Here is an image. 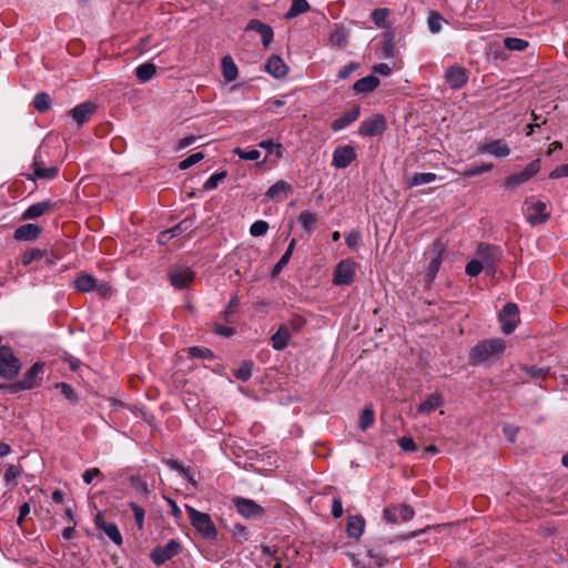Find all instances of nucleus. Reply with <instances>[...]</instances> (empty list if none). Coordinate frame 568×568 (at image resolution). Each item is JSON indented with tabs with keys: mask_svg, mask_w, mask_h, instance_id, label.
I'll list each match as a JSON object with an SVG mask.
<instances>
[{
	"mask_svg": "<svg viewBox=\"0 0 568 568\" xmlns=\"http://www.w3.org/2000/svg\"><path fill=\"white\" fill-rule=\"evenodd\" d=\"M444 400L439 393L430 394L424 402L417 406V412L420 414H429L440 407Z\"/></svg>",
	"mask_w": 568,
	"mask_h": 568,
	"instance_id": "obj_31",
	"label": "nucleus"
},
{
	"mask_svg": "<svg viewBox=\"0 0 568 568\" xmlns=\"http://www.w3.org/2000/svg\"><path fill=\"white\" fill-rule=\"evenodd\" d=\"M476 258L483 263L485 272L488 275H495L498 264L503 260V250L500 246L488 243H479L476 248Z\"/></svg>",
	"mask_w": 568,
	"mask_h": 568,
	"instance_id": "obj_3",
	"label": "nucleus"
},
{
	"mask_svg": "<svg viewBox=\"0 0 568 568\" xmlns=\"http://www.w3.org/2000/svg\"><path fill=\"white\" fill-rule=\"evenodd\" d=\"M359 68V63L352 61L348 64L344 65L337 73L338 79L345 80L351 77Z\"/></svg>",
	"mask_w": 568,
	"mask_h": 568,
	"instance_id": "obj_62",
	"label": "nucleus"
},
{
	"mask_svg": "<svg viewBox=\"0 0 568 568\" xmlns=\"http://www.w3.org/2000/svg\"><path fill=\"white\" fill-rule=\"evenodd\" d=\"M189 354L193 358H202V359H213L215 357L214 353L204 346H193L189 348Z\"/></svg>",
	"mask_w": 568,
	"mask_h": 568,
	"instance_id": "obj_53",
	"label": "nucleus"
},
{
	"mask_svg": "<svg viewBox=\"0 0 568 568\" xmlns=\"http://www.w3.org/2000/svg\"><path fill=\"white\" fill-rule=\"evenodd\" d=\"M194 225V217L187 216L182 220L180 223L169 229L171 232V237H176L185 232H190Z\"/></svg>",
	"mask_w": 568,
	"mask_h": 568,
	"instance_id": "obj_47",
	"label": "nucleus"
},
{
	"mask_svg": "<svg viewBox=\"0 0 568 568\" xmlns=\"http://www.w3.org/2000/svg\"><path fill=\"white\" fill-rule=\"evenodd\" d=\"M253 367L252 361H243L240 367L234 369L233 375L241 382H247L252 377Z\"/></svg>",
	"mask_w": 568,
	"mask_h": 568,
	"instance_id": "obj_42",
	"label": "nucleus"
},
{
	"mask_svg": "<svg viewBox=\"0 0 568 568\" xmlns=\"http://www.w3.org/2000/svg\"><path fill=\"white\" fill-rule=\"evenodd\" d=\"M226 171L212 174L203 184L204 191H211L217 187L219 183L226 178Z\"/></svg>",
	"mask_w": 568,
	"mask_h": 568,
	"instance_id": "obj_56",
	"label": "nucleus"
},
{
	"mask_svg": "<svg viewBox=\"0 0 568 568\" xmlns=\"http://www.w3.org/2000/svg\"><path fill=\"white\" fill-rule=\"evenodd\" d=\"M398 446L404 450V452H415L417 450V446L414 442V439L412 437H400L398 440Z\"/></svg>",
	"mask_w": 568,
	"mask_h": 568,
	"instance_id": "obj_64",
	"label": "nucleus"
},
{
	"mask_svg": "<svg viewBox=\"0 0 568 568\" xmlns=\"http://www.w3.org/2000/svg\"><path fill=\"white\" fill-rule=\"evenodd\" d=\"M290 332L287 327L280 325L277 331L271 336L272 347L275 351H283L287 347L288 342L291 339Z\"/></svg>",
	"mask_w": 568,
	"mask_h": 568,
	"instance_id": "obj_30",
	"label": "nucleus"
},
{
	"mask_svg": "<svg viewBox=\"0 0 568 568\" xmlns=\"http://www.w3.org/2000/svg\"><path fill=\"white\" fill-rule=\"evenodd\" d=\"M437 180V175L432 172H416L413 174V176L408 181V185L410 187L413 186H419L423 184L432 183Z\"/></svg>",
	"mask_w": 568,
	"mask_h": 568,
	"instance_id": "obj_38",
	"label": "nucleus"
},
{
	"mask_svg": "<svg viewBox=\"0 0 568 568\" xmlns=\"http://www.w3.org/2000/svg\"><path fill=\"white\" fill-rule=\"evenodd\" d=\"M246 31L253 30L256 31L262 39V43L265 48H267L274 38V32L271 26L257 20L252 19L246 26Z\"/></svg>",
	"mask_w": 568,
	"mask_h": 568,
	"instance_id": "obj_22",
	"label": "nucleus"
},
{
	"mask_svg": "<svg viewBox=\"0 0 568 568\" xmlns=\"http://www.w3.org/2000/svg\"><path fill=\"white\" fill-rule=\"evenodd\" d=\"M446 246L440 237H437L434 240L432 244V252L434 254L433 258L430 260L426 273V281L427 283H432L439 271V267L443 262V256L445 253Z\"/></svg>",
	"mask_w": 568,
	"mask_h": 568,
	"instance_id": "obj_14",
	"label": "nucleus"
},
{
	"mask_svg": "<svg viewBox=\"0 0 568 568\" xmlns=\"http://www.w3.org/2000/svg\"><path fill=\"white\" fill-rule=\"evenodd\" d=\"M95 112V105L90 102H83L75 105L71 111V118L80 126L88 122Z\"/></svg>",
	"mask_w": 568,
	"mask_h": 568,
	"instance_id": "obj_26",
	"label": "nucleus"
},
{
	"mask_svg": "<svg viewBox=\"0 0 568 568\" xmlns=\"http://www.w3.org/2000/svg\"><path fill=\"white\" fill-rule=\"evenodd\" d=\"M94 525L98 529L103 530V532L112 540L116 546H121L123 544L122 535L115 523H108L104 520L103 514L99 511L94 516Z\"/></svg>",
	"mask_w": 568,
	"mask_h": 568,
	"instance_id": "obj_19",
	"label": "nucleus"
},
{
	"mask_svg": "<svg viewBox=\"0 0 568 568\" xmlns=\"http://www.w3.org/2000/svg\"><path fill=\"white\" fill-rule=\"evenodd\" d=\"M22 364L9 345H0V377L6 381L14 379Z\"/></svg>",
	"mask_w": 568,
	"mask_h": 568,
	"instance_id": "obj_5",
	"label": "nucleus"
},
{
	"mask_svg": "<svg viewBox=\"0 0 568 568\" xmlns=\"http://www.w3.org/2000/svg\"><path fill=\"white\" fill-rule=\"evenodd\" d=\"M481 264L483 263H480L476 257L473 258L466 264L465 273L470 277L478 276L483 271H485V267Z\"/></svg>",
	"mask_w": 568,
	"mask_h": 568,
	"instance_id": "obj_58",
	"label": "nucleus"
},
{
	"mask_svg": "<svg viewBox=\"0 0 568 568\" xmlns=\"http://www.w3.org/2000/svg\"><path fill=\"white\" fill-rule=\"evenodd\" d=\"M298 222L306 232H312L317 222V215L310 211H303L298 216Z\"/></svg>",
	"mask_w": 568,
	"mask_h": 568,
	"instance_id": "obj_49",
	"label": "nucleus"
},
{
	"mask_svg": "<svg viewBox=\"0 0 568 568\" xmlns=\"http://www.w3.org/2000/svg\"><path fill=\"white\" fill-rule=\"evenodd\" d=\"M365 519L362 515H351L347 517L346 534L349 539L359 540L365 530Z\"/></svg>",
	"mask_w": 568,
	"mask_h": 568,
	"instance_id": "obj_23",
	"label": "nucleus"
},
{
	"mask_svg": "<svg viewBox=\"0 0 568 568\" xmlns=\"http://www.w3.org/2000/svg\"><path fill=\"white\" fill-rule=\"evenodd\" d=\"M504 45L509 51L521 52L529 47V42L520 38L506 37L504 39Z\"/></svg>",
	"mask_w": 568,
	"mask_h": 568,
	"instance_id": "obj_46",
	"label": "nucleus"
},
{
	"mask_svg": "<svg viewBox=\"0 0 568 568\" xmlns=\"http://www.w3.org/2000/svg\"><path fill=\"white\" fill-rule=\"evenodd\" d=\"M51 97L44 91L38 92L33 98V108L38 112H47L51 108Z\"/></svg>",
	"mask_w": 568,
	"mask_h": 568,
	"instance_id": "obj_40",
	"label": "nucleus"
},
{
	"mask_svg": "<svg viewBox=\"0 0 568 568\" xmlns=\"http://www.w3.org/2000/svg\"><path fill=\"white\" fill-rule=\"evenodd\" d=\"M30 169L32 170V175H27V179L32 181L54 180L60 171L57 165H45L44 156L40 149L34 153Z\"/></svg>",
	"mask_w": 568,
	"mask_h": 568,
	"instance_id": "obj_6",
	"label": "nucleus"
},
{
	"mask_svg": "<svg viewBox=\"0 0 568 568\" xmlns=\"http://www.w3.org/2000/svg\"><path fill=\"white\" fill-rule=\"evenodd\" d=\"M54 207V203L51 200H44L41 202H37L31 204L21 215L22 220H33L40 217L47 212L51 211Z\"/></svg>",
	"mask_w": 568,
	"mask_h": 568,
	"instance_id": "obj_28",
	"label": "nucleus"
},
{
	"mask_svg": "<svg viewBox=\"0 0 568 568\" xmlns=\"http://www.w3.org/2000/svg\"><path fill=\"white\" fill-rule=\"evenodd\" d=\"M445 80L453 90H458L467 83L468 77L464 68L452 65L445 72Z\"/></svg>",
	"mask_w": 568,
	"mask_h": 568,
	"instance_id": "obj_20",
	"label": "nucleus"
},
{
	"mask_svg": "<svg viewBox=\"0 0 568 568\" xmlns=\"http://www.w3.org/2000/svg\"><path fill=\"white\" fill-rule=\"evenodd\" d=\"M74 286L80 292L89 293L94 291L97 280L90 274L82 273L74 280Z\"/></svg>",
	"mask_w": 568,
	"mask_h": 568,
	"instance_id": "obj_34",
	"label": "nucleus"
},
{
	"mask_svg": "<svg viewBox=\"0 0 568 568\" xmlns=\"http://www.w3.org/2000/svg\"><path fill=\"white\" fill-rule=\"evenodd\" d=\"M501 323V331L504 334H511L519 323V308L515 303H507L504 305L498 315Z\"/></svg>",
	"mask_w": 568,
	"mask_h": 568,
	"instance_id": "obj_12",
	"label": "nucleus"
},
{
	"mask_svg": "<svg viewBox=\"0 0 568 568\" xmlns=\"http://www.w3.org/2000/svg\"><path fill=\"white\" fill-rule=\"evenodd\" d=\"M379 83H381V81H379V79L377 77H375L373 74H369L367 77L358 79L353 84V90L356 93L367 94V93L373 92L379 85Z\"/></svg>",
	"mask_w": 568,
	"mask_h": 568,
	"instance_id": "obj_29",
	"label": "nucleus"
},
{
	"mask_svg": "<svg viewBox=\"0 0 568 568\" xmlns=\"http://www.w3.org/2000/svg\"><path fill=\"white\" fill-rule=\"evenodd\" d=\"M415 515L412 506L407 504L392 505L383 511L384 519L389 524H396L399 520L408 521Z\"/></svg>",
	"mask_w": 568,
	"mask_h": 568,
	"instance_id": "obj_15",
	"label": "nucleus"
},
{
	"mask_svg": "<svg viewBox=\"0 0 568 568\" xmlns=\"http://www.w3.org/2000/svg\"><path fill=\"white\" fill-rule=\"evenodd\" d=\"M310 10V4L306 0H292L290 9L284 14V18L290 20Z\"/></svg>",
	"mask_w": 568,
	"mask_h": 568,
	"instance_id": "obj_36",
	"label": "nucleus"
},
{
	"mask_svg": "<svg viewBox=\"0 0 568 568\" xmlns=\"http://www.w3.org/2000/svg\"><path fill=\"white\" fill-rule=\"evenodd\" d=\"M347 32L344 28H337L331 33L329 41L335 45H342L346 42Z\"/></svg>",
	"mask_w": 568,
	"mask_h": 568,
	"instance_id": "obj_61",
	"label": "nucleus"
},
{
	"mask_svg": "<svg viewBox=\"0 0 568 568\" xmlns=\"http://www.w3.org/2000/svg\"><path fill=\"white\" fill-rule=\"evenodd\" d=\"M506 348L507 345L504 338L481 339L469 349L468 364L470 366L491 364L501 358Z\"/></svg>",
	"mask_w": 568,
	"mask_h": 568,
	"instance_id": "obj_2",
	"label": "nucleus"
},
{
	"mask_svg": "<svg viewBox=\"0 0 568 568\" xmlns=\"http://www.w3.org/2000/svg\"><path fill=\"white\" fill-rule=\"evenodd\" d=\"M387 129L386 118L383 114H374L362 121L358 134L364 138L382 135Z\"/></svg>",
	"mask_w": 568,
	"mask_h": 568,
	"instance_id": "obj_10",
	"label": "nucleus"
},
{
	"mask_svg": "<svg viewBox=\"0 0 568 568\" xmlns=\"http://www.w3.org/2000/svg\"><path fill=\"white\" fill-rule=\"evenodd\" d=\"M222 74L226 82L234 81L239 75V69L231 55H224L221 60Z\"/></svg>",
	"mask_w": 568,
	"mask_h": 568,
	"instance_id": "obj_32",
	"label": "nucleus"
},
{
	"mask_svg": "<svg viewBox=\"0 0 568 568\" xmlns=\"http://www.w3.org/2000/svg\"><path fill=\"white\" fill-rule=\"evenodd\" d=\"M45 255V251L38 247H31L24 251L21 256V263L23 266H29L33 262H39Z\"/></svg>",
	"mask_w": 568,
	"mask_h": 568,
	"instance_id": "obj_41",
	"label": "nucleus"
},
{
	"mask_svg": "<svg viewBox=\"0 0 568 568\" xmlns=\"http://www.w3.org/2000/svg\"><path fill=\"white\" fill-rule=\"evenodd\" d=\"M356 273V263L351 260H342L334 268L333 283L335 285H349Z\"/></svg>",
	"mask_w": 568,
	"mask_h": 568,
	"instance_id": "obj_13",
	"label": "nucleus"
},
{
	"mask_svg": "<svg viewBox=\"0 0 568 568\" xmlns=\"http://www.w3.org/2000/svg\"><path fill=\"white\" fill-rule=\"evenodd\" d=\"M265 71L275 79H282L286 77L288 68L280 55H271L264 67Z\"/></svg>",
	"mask_w": 568,
	"mask_h": 568,
	"instance_id": "obj_25",
	"label": "nucleus"
},
{
	"mask_svg": "<svg viewBox=\"0 0 568 568\" xmlns=\"http://www.w3.org/2000/svg\"><path fill=\"white\" fill-rule=\"evenodd\" d=\"M361 115V106L354 105L349 111L345 112L339 118L335 119L331 123V129L334 132L342 131L346 129L348 125H351L353 122H355Z\"/></svg>",
	"mask_w": 568,
	"mask_h": 568,
	"instance_id": "obj_24",
	"label": "nucleus"
},
{
	"mask_svg": "<svg viewBox=\"0 0 568 568\" xmlns=\"http://www.w3.org/2000/svg\"><path fill=\"white\" fill-rule=\"evenodd\" d=\"M234 153L242 160L246 161H255L261 156V152L257 150H243L241 148H236Z\"/></svg>",
	"mask_w": 568,
	"mask_h": 568,
	"instance_id": "obj_60",
	"label": "nucleus"
},
{
	"mask_svg": "<svg viewBox=\"0 0 568 568\" xmlns=\"http://www.w3.org/2000/svg\"><path fill=\"white\" fill-rule=\"evenodd\" d=\"M155 72L156 67L151 62L142 63L135 69V75L138 80L142 83L151 80Z\"/></svg>",
	"mask_w": 568,
	"mask_h": 568,
	"instance_id": "obj_37",
	"label": "nucleus"
},
{
	"mask_svg": "<svg viewBox=\"0 0 568 568\" xmlns=\"http://www.w3.org/2000/svg\"><path fill=\"white\" fill-rule=\"evenodd\" d=\"M540 169L541 160L539 158L535 159L523 171L513 173L509 176H507L504 180L503 185L507 190H515L519 185L530 181L535 175L539 173Z\"/></svg>",
	"mask_w": 568,
	"mask_h": 568,
	"instance_id": "obj_7",
	"label": "nucleus"
},
{
	"mask_svg": "<svg viewBox=\"0 0 568 568\" xmlns=\"http://www.w3.org/2000/svg\"><path fill=\"white\" fill-rule=\"evenodd\" d=\"M345 242L349 248H356L357 246L361 245V242H362L361 233L356 232V231H352L351 233H348L346 235Z\"/></svg>",
	"mask_w": 568,
	"mask_h": 568,
	"instance_id": "obj_63",
	"label": "nucleus"
},
{
	"mask_svg": "<svg viewBox=\"0 0 568 568\" xmlns=\"http://www.w3.org/2000/svg\"><path fill=\"white\" fill-rule=\"evenodd\" d=\"M357 154L352 145L337 146L333 151L332 165L336 169H345L356 159Z\"/></svg>",
	"mask_w": 568,
	"mask_h": 568,
	"instance_id": "obj_17",
	"label": "nucleus"
},
{
	"mask_svg": "<svg viewBox=\"0 0 568 568\" xmlns=\"http://www.w3.org/2000/svg\"><path fill=\"white\" fill-rule=\"evenodd\" d=\"M128 505L131 508V510L133 511V516H134L138 529L142 530L144 527V517H145L144 508L134 501H129Z\"/></svg>",
	"mask_w": 568,
	"mask_h": 568,
	"instance_id": "obj_52",
	"label": "nucleus"
},
{
	"mask_svg": "<svg viewBox=\"0 0 568 568\" xmlns=\"http://www.w3.org/2000/svg\"><path fill=\"white\" fill-rule=\"evenodd\" d=\"M444 21L443 17L436 12L430 11L427 20L428 30L432 33H438L442 30V22Z\"/></svg>",
	"mask_w": 568,
	"mask_h": 568,
	"instance_id": "obj_55",
	"label": "nucleus"
},
{
	"mask_svg": "<svg viewBox=\"0 0 568 568\" xmlns=\"http://www.w3.org/2000/svg\"><path fill=\"white\" fill-rule=\"evenodd\" d=\"M478 151L479 153H486L498 159L507 158L510 154V148L501 140H494L489 143L481 144Z\"/></svg>",
	"mask_w": 568,
	"mask_h": 568,
	"instance_id": "obj_21",
	"label": "nucleus"
},
{
	"mask_svg": "<svg viewBox=\"0 0 568 568\" xmlns=\"http://www.w3.org/2000/svg\"><path fill=\"white\" fill-rule=\"evenodd\" d=\"M527 221L530 225L545 224L550 220V212L547 210V204L542 201H536L527 206Z\"/></svg>",
	"mask_w": 568,
	"mask_h": 568,
	"instance_id": "obj_16",
	"label": "nucleus"
},
{
	"mask_svg": "<svg viewBox=\"0 0 568 568\" xmlns=\"http://www.w3.org/2000/svg\"><path fill=\"white\" fill-rule=\"evenodd\" d=\"M268 223L263 220L255 221L250 227V234L254 237L263 236L268 231Z\"/></svg>",
	"mask_w": 568,
	"mask_h": 568,
	"instance_id": "obj_57",
	"label": "nucleus"
},
{
	"mask_svg": "<svg viewBox=\"0 0 568 568\" xmlns=\"http://www.w3.org/2000/svg\"><path fill=\"white\" fill-rule=\"evenodd\" d=\"M232 501L236 511L245 519H256L265 515V509L253 499L234 497Z\"/></svg>",
	"mask_w": 568,
	"mask_h": 568,
	"instance_id": "obj_11",
	"label": "nucleus"
},
{
	"mask_svg": "<svg viewBox=\"0 0 568 568\" xmlns=\"http://www.w3.org/2000/svg\"><path fill=\"white\" fill-rule=\"evenodd\" d=\"M494 163H481V164H471L464 169L463 175L466 178H473L480 175L483 173H487L494 169Z\"/></svg>",
	"mask_w": 568,
	"mask_h": 568,
	"instance_id": "obj_39",
	"label": "nucleus"
},
{
	"mask_svg": "<svg viewBox=\"0 0 568 568\" xmlns=\"http://www.w3.org/2000/svg\"><path fill=\"white\" fill-rule=\"evenodd\" d=\"M306 323L307 322L303 316L294 314L286 323L282 325L287 327L290 335L293 337L303 331Z\"/></svg>",
	"mask_w": 568,
	"mask_h": 568,
	"instance_id": "obj_35",
	"label": "nucleus"
},
{
	"mask_svg": "<svg viewBox=\"0 0 568 568\" xmlns=\"http://www.w3.org/2000/svg\"><path fill=\"white\" fill-rule=\"evenodd\" d=\"M424 531V529H420L410 531L406 535L396 536L394 539H378L373 545L366 547V557L364 559L358 558L355 554H347V557L355 568H382L387 565L390 559L396 560L400 557L399 554L389 555L387 546H390L398 540L413 539Z\"/></svg>",
	"mask_w": 568,
	"mask_h": 568,
	"instance_id": "obj_1",
	"label": "nucleus"
},
{
	"mask_svg": "<svg viewBox=\"0 0 568 568\" xmlns=\"http://www.w3.org/2000/svg\"><path fill=\"white\" fill-rule=\"evenodd\" d=\"M129 485L138 495L148 496L150 493L148 483L140 476L133 475L129 477Z\"/></svg>",
	"mask_w": 568,
	"mask_h": 568,
	"instance_id": "obj_45",
	"label": "nucleus"
},
{
	"mask_svg": "<svg viewBox=\"0 0 568 568\" xmlns=\"http://www.w3.org/2000/svg\"><path fill=\"white\" fill-rule=\"evenodd\" d=\"M258 146L266 150L267 153H275L277 158H282L284 148L281 143H275L272 140H263L258 143Z\"/></svg>",
	"mask_w": 568,
	"mask_h": 568,
	"instance_id": "obj_54",
	"label": "nucleus"
},
{
	"mask_svg": "<svg viewBox=\"0 0 568 568\" xmlns=\"http://www.w3.org/2000/svg\"><path fill=\"white\" fill-rule=\"evenodd\" d=\"M44 373V363L36 362L27 372L23 374L22 379L13 382V389L29 390L38 387L41 384L42 375Z\"/></svg>",
	"mask_w": 568,
	"mask_h": 568,
	"instance_id": "obj_8",
	"label": "nucleus"
},
{
	"mask_svg": "<svg viewBox=\"0 0 568 568\" xmlns=\"http://www.w3.org/2000/svg\"><path fill=\"white\" fill-rule=\"evenodd\" d=\"M375 422V413L372 408H364L359 415L358 427L366 430L373 426Z\"/></svg>",
	"mask_w": 568,
	"mask_h": 568,
	"instance_id": "obj_51",
	"label": "nucleus"
},
{
	"mask_svg": "<svg viewBox=\"0 0 568 568\" xmlns=\"http://www.w3.org/2000/svg\"><path fill=\"white\" fill-rule=\"evenodd\" d=\"M292 186L287 182L280 180L276 183H274L270 189L266 191L265 195L270 199H276L280 194H285L286 192L291 191Z\"/></svg>",
	"mask_w": 568,
	"mask_h": 568,
	"instance_id": "obj_48",
	"label": "nucleus"
},
{
	"mask_svg": "<svg viewBox=\"0 0 568 568\" xmlns=\"http://www.w3.org/2000/svg\"><path fill=\"white\" fill-rule=\"evenodd\" d=\"M57 389L61 392V394L71 403L77 404L79 400L78 394L74 390V388L65 383V382H59L54 385Z\"/></svg>",
	"mask_w": 568,
	"mask_h": 568,
	"instance_id": "obj_50",
	"label": "nucleus"
},
{
	"mask_svg": "<svg viewBox=\"0 0 568 568\" xmlns=\"http://www.w3.org/2000/svg\"><path fill=\"white\" fill-rule=\"evenodd\" d=\"M195 273L186 266L175 268L169 274L170 283L176 290H183L194 281Z\"/></svg>",
	"mask_w": 568,
	"mask_h": 568,
	"instance_id": "obj_18",
	"label": "nucleus"
},
{
	"mask_svg": "<svg viewBox=\"0 0 568 568\" xmlns=\"http://www.w3.org/2000/svg\"><path fill=\"white\" fill-rule=\"evenodd\" d=\"M182 549V545L176 539H170L164 546L153 548L150 552V559L154 565L161 566L181 554Z\"/></svg>",
	"mask_w": 568,
	"mask_h": 568,
	"instance_id": "obj_9",
	"label": "nucleus"
},
{
	"mask_svg": "<svg viewBox=\"0 0 568 568\" xmlns=\"http://www.w3.org/2000/svg\"><path fill=\"white\" fill-rule=\"evenodd\" d=\"M394 32L386 31L383 34V39L381 41V57L384 59H390L395 57V42H394Z\"/></svg>",
	"mask_w": 568,
	"mask_h": 568,
	"instance_id": "obj_33",
	"label": "nucleus"
},
{
	"mask_svg": "<svg viewBox=\"0 0 568 568\" xmlns=\"http://www.w3.org/2000/svg\"><path fill=\"white\" fill-rule=\"evenodd\" d=\"M185 509L191 525L203 538L215 539L217 537L216 527L209 514L199 511L189 505H185Z\"/></svg>",
	"mask_w": 568,
	"mask_h": 568,
	"instance_id": "obj_4",
	"label": "nucleus"
},
{
	"mask_svg": "<svg viewBox=\"0 0 568 568\" xmlns=\"http://www.w3.org/2000/svg\"><path fill=\"white\" fill-rule=\"evenodd\" d=\"M389 14L390 10L388 8H377L372 11L371 19L378 28H387V18Z\"/></svg>",
	"mask_w": 568,
	"mask_h": 568,
	"instance_id": "obj_44",
	"label": "nucleus"
},
{
	"mask_svg": "<svg viewBox=\"0 0 568 568\" xmlns=\"http://www.w3.org/2000/svg\"><path fill=\"white\" fill-rule=\"evenodd\" d=\"M41 232L42 229L39 225L27 223L16 229L13 233V239L16 241L31 242L37 240L40 236Z\"/></svg>",
	"mask_w": 568,
	"mask_h": 568,
	"instance_id": "obj_27",
	"label": "nucleus"
},
{
	"mask_svg": "<svg viewBox=\"0 0 568 568\" xmlns=\"http://www.w3.org/2000/svg\"><path fill=\"white\" fill-rule=\"evenodd\" d=\"M204 159V153L195 152L179 163L180 170H187Z\"/></svg>",
	"mask_w": 568,
	"mask_h": 568,
	"instance_id": "obj_59",
	"label": "nucleus"
},
{
	"mask_svg": "<svg viewBox=\"0 0 568 568\" xmlns=\"http://www.w3.org/2000/svg\"><path fill=\"white\" fill-rule=\"evenodd\" d=\"M521 369L535 381H544L549 374V367H539L536 365H524Z\"/></svg>",
	"mask_w": 568,
	"mask_h": 568,
	"instance_id": "obj_43",
	"label": "nucleus"
}]
</instances>
